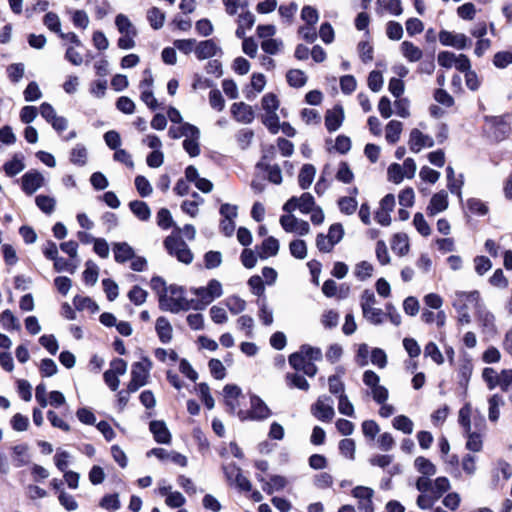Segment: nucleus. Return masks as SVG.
I'll list each match as a JSON object with an SVG mask.
<instances>
[{
    "mask_svg": "<svg viewBox=\"0 0 512 512\" xmlns=\"http://www.w3.org/2000/svg\"><path fill=\"white\" fill-rule=\"evenodd\" d=\"M170 296L160 294L159 308L163 311L179 313L180 311H188L193 308L194 300H188L184 296V288L181 286L171 285L169 287Z\"/></svg>",
    "mask_w": 512,
    "mask_h": 512,
    "instance_id": "f257e3e1",
    "label": "nucleus"
},
{
    "mask_svg": "<svg viewBox=\"0 0 512 512\" xmlns=\"http://www.w3.org/2000/svg\"><path fill=\"white\" fill-rule=\"evenodd\" d=\"M250 404L248 411H238L237 415L240 420L263 421L271 416V410L259 396L252 395L250 397Z\"/></svg>",
    "mask_w": 512,
    "mask_h": 512,
    "instance_id": "f03ea898",
    "label": "nucleus"
},
{
    "mask_svg": "<svg viewBox=\"0 0 512 512\" xmlns=\"http://www.w3.org/2000/svg\"><path fill=\"white\" fill-rule=\"evenodd\" d=\"M344 235L343 226L340 223L332 224L329 228L328 234H319L316 239V244L320 252L329 253L334 245H336Z\"/></svg>",
    "mask_w": 512,
    "mask_h": 512,
    "instance_id": "7ed1b4c3",
    "label": "nucleus"
},
{
    "mask_svg": "<svg viewBox=\"0 0 512 512\" xmlns=\"http://www.w3.org/2000/svg\"><path fill=\"white\" fill-rule=\"evenodd\" d=\"M376 299L373 292L365 290L362 294L361 308L363 316L371 323L378 325L383 322V311L373 307Z\"/></svg>",
    "mask_w": 512,
    "mask_h": 512,
    "instance_id": "20e7f679",
    "label": "nucleus"
},
{
    "mask_svg": "<svg viewBox=\"0 0 512 512\" xmlns=\"http://www.w3.org/2000/svg\"><path fill=\"white\" fill-rule=\"evenodd\" d=\"M315 206V199L312 194L305 192L300 197H291L283 205V211L286 213H292L294 210L299 209L301 213L308 214Z\"/></svg>",
    "mask_w": 512,
    "mask_h": 512,
    "instance_id": "39448f33",
    "label": "nucleus"
},
{
    "mask_svg": "<svg viewBox=\"0 0 512 512\" xmlns=\"http://www.w3.org/2000/svg\"><path fill=\"white\" fill-rule=\"evenodd\" d=\"M311 413L318 420L329 422L335 415L333 400L328 396H320L316 403L311 407Z\"/></svg>",
    "mask_w": 512,
    "mask_h": 512,
    "instance_id": "423d86ee",
    "label": "nucleus"
},
{
    "mask_svg": "<svg viewBox=\"0 0 512 512\" xmlns=\"http://www.w3.org/2000/svg\"><path fill=\"white\" fill-rule=\"evenodd\" d=\"M280 224L286 232L296 233L301 236L306 235L310 231L307 221L296 218L292 213H287L280 217Z\"/></svg>",
    "mask_w": 512,
    "mask_h": 512,
    "instance_id": "0eeeda50",
    "label": "nucleus"
},
{
    "mask_svg": "<svg viewBox=\"0 0 512 512\" xmlns=\"http://www.w3.org/2000/svg\"><path fill=\"white\" fill-rule=\"evenodd\" d=\"M452 304L456 310L469 309L470 306L479 308L480 294L477 290L470 292L456 291Z\"/></svg>",
    "mask_w": 512,
    "mask_h": 512,
    "instance_id": "6e6552de",
    "label": "nucleus"
},
{
    "mask_svg": "<svg viewBox=\"0 0 512 512\" xmlns=\"http://www.w3.org/2000/svg\"><path fill=\"white\" fill-rule=\"evenodd\" d=\"M439 41L444 46H451L458 50H464L471 45V40L465 34L447 30L439 32Z\"/></svg>",
    "mask_w": 512,
    "mask_h": 512,
    "instance_id": "1a4fd4ad",
    "label": "nucleus"
},
{
    "mask_svg": "<svg viewBox=\"0 0 512 512\" xmlns=\"http://www.w3.org/2000/svg\"><path fill=\"white\" fill-rule=\"evenodd\" d=\"M164 245L168 253L171 255L192 256L188 248V245L185 243V241L181 238V235L179 234L173 233L170 236H168L164 241Z\"/></svg>",
    "mask_w": 512,
    "mask_h": 512,
    "instance_id": "9d476101",
    "label": "nucleus"
},
{
    "mask_svg": "<svg viewBox=\"0 0 512 512\" xmlns=\"http://www.w3.org/2000/svg\"><path fill=\"white\" fill-rule=\"evenodd\" d=\"M22 189L27 195H32L35 193L39 188H41L44 185L45 179L43 175L36 171L32 170L29 172H26L22 178Z\"/></svg>",
    "mask_w": 512,
    "mask_h": 512,
    "instance_id": "9b49d317",
    "label": "nucleus"
},
{
    "mask_svg": "<svg viewBox=\"0 0 512 512\" xmlns=\"http://www.w3.org/2000/svg\"><path fill=\"white\" fill-rule=\"evenodd\" d=\"M150 455H154L161 461H171L181 467H185L187 465L186 456L176 451H168L164 448H153L147 453V456Z\"/></svg>",
    "mask_w": 512,
    "mask_h": 512,
    "instance_id": "f8f14e48",
    "label": "nucleus"
},
{
    "mask_svg": "<svg viewBox=\"0 0 512 512\" xmlns=\"http://www.w3.org/2000/svg\"><path fill=\"white\" fill-rule=\"evenodd\" d=\"M433 145L434 140L430 136L423 134L416 128L411 130L409 148L412 152L418 153L423 147H433Z\"/></svg>",
    "mask_w": 512,
    "mask_h": 512,
    "instance_id": "ddd939ff",
    "label": "nucleus"
},
{
    "mask_svg": "<svg viewBox=\"0 0 512 512\" xmlns=\"http://www.w3.org/2000/svg\"><path fill=\"white\" fill-rule=\"evenodd\" d=\"M344 121V110L340 105L328 110L325 115V126L329 132L338 130Z\"/></svg>",
    "mask_w": 512,
    "mask_h": 512,
    "instance_id": "4468645a",
    "label": "nucleus"
},
{
    "mask_svg": "<svg viewBox=\"0 0 512 512\" xmlns=\"http://www.w3.org/2000/svg\"><path fill=\"white\" fill-rule=\"evenodd\" d=\"M218 53H222V50L213 39L201 41L195 47V54L199 60L211 58Z\"/></svg>",
    "mask_w": 512,
    "mask_h": 512,
    "instance_id": "2eb2a0df",
    "label": "nucleus"
},
{
    "mask_svg": "<svg viewBox=\"0 0 512 512\" xmlns=\"http://www.w3.org/2000/svg\"><path fill=\"white\" fill-rule=\"evenodd\" d=\"M231 113L238 122L248 124L254 119L252 107L244 102L234 103L231 106Z\"/></svg>",
    "mask_w": 512,
    "mask_h": 512,
    "instance_id": "dca6fc26",
    "label": "nucleus"
},
{
    "mask_svg": "<svg viewBox=\"0 0 512 512\" xmlns=\"http://www.w3.org/2000/svg\"><path fill=\"white\" fill-rule=\"evenodd\" d=\"M149 429L153 434L156 442L161 444H169L171 442V434L164 421H151L149 424Z\"/></svg>",
    "mask_w": 512,
    "mask_h": 512,
    "instance_id": "f3484780",
    "label": "nucleus"
},
{
    "mask_svg": "<svg viewBox=\"0 0 512 512\" xmlns=\"http://www.w3.org/2000/svg\"><path fill=\"white\" fill-rule=\"evenodd\" d=\"M448 208V194L445 191H440L434 194L427 207L429 215L434 216L440 212H443Z\"/></svg>",
    "mask_w": 512,
    "mask_h": 512,
    "instance_id": "a211bd4d",
    "label": "nucleus"
},
{
    "mask_svg": "<svg viewBox=\"0 0 512 512\" xmlns=\"http://www.w3.org/2000/svg\"><path fill=\"white\" fill-rule=\"evenodd\" d=\"M69 160L72 164L83 167L88 161V150L85 145L78 143L72 148Z\"/></svg>",
    "mask_w": 512,
    "mask_h": 512,
    "instance_id": "6ab92c4d",
    "label": "nucleus"
},
{
    "mask_svg": "<svg viewBox=\"0 0 512 512\" xmlns=\"http://www.w3.org/2000/svg\"><path fill=\"white\" fill-rule=\"evenodd\" d=\"M156 332L162 343H168L172 339V326L168 319L161 316L156 320Z\"/></svg>",
    "mask_w": 512,
    "mask_h": 512,
    "instance_id": "aec40b11",
    "label": "nucleus"
},
{
    "mask_svg": "<svg viewBox=\"0 0 512 512\" xmlns=\"http://www.w3.org/2000/svg\"><path fill=\"white\" fill-rule=\"evenodd\" d=\"M198 128L190 123H183L181 126L169 128L168 134L172 139L180 137L189 138V136H196Z\"/></svg>",
    "mask_w": 512,
    "mask_h": 512,
    "instance_id": "412c9836",
    "label": "nucleus"
},
{
    "mask_svg": "<svg viewBox=\"0 0 512 512\" xmlns=\"http://www.w3.org/2000/svg\"><path fill=\"white\" fill-rule=\"evenodd\" d=\"M193 293L199 298L198 300H194L193 309L195 310H203L205 307L210 304L215 297L210 295L207 287H199L193 289Z\"/></svg>",
    "mask_w": 512,
    "mask_h": 512,
    "instance_id": "4be33fe9",
    "label": "nucleus"
},
{
    "mask_svg": "<svg viewBox=\"0 0 512 512\" xmlns=\"http://www.w3.org/2000/svg\"><path fill=\"white\" fill-rule=\"evenodd\" d=\"M256 167L262 170H265L268 173V180L276 185L282 183V172L279 165L270 163H264L263 161H259L256 164Z\"/></svg>",
    "mask_w": 512,
    "mask_h": 512,
    "instance_id": "5701e85b",
    "label": "nucleus"
},
{
    "mask_svg": "<svg viewBox=\"0 0 512 512\" xmlns=\"http://www.w3.org/2000/svg\"><path fill=\"white\" fill-rule=\"evenodd\" d=\"M477 309L478 319L483 327V331L488 334H493L496 331L494 315L482 309L481 305Z\"/></svg>",
    "mask_w": 512,
    "mask_h": 512,
    "instance_id": "b1692460",
    "label": "nucleus"
},
{
    "mask_svg": "<svg viewBox=\"0 0 512 512\" xmlns=\"http://www.w3.org/2000/svg\"><path fill=\"white\" fill-rule=\"evenodd\" d=\"M400 48H401V52H402L403 56L409 62H417L423 56L422 50L418 46L414 45L410 41H403L401 43V47Z\"/></svg>",
    "mask_w": 512,
    "mask_h": 512,
    "instance_id": "393cba45",
    "label": "nucleus"
},
{
    "mask_svg": "<svg viewBox=\"0 0 512 512\" xmlns=\"http://www.w3.org/2000/svg\"><path fill=\"white\" fill-rule=\"evenodd\" d=\"M509 124L502 117L493 118L492 136L497 141L504 140L510 133Z\"/></svg>",
    "mask_w": 512,
    "mask_h": 512,
    "instance_id": "a878e982",
    "label": "nucleus"
},
{
    "mask_svg": "<svg viewBox=\"0 0 512 512\" xmlns=\"http://www.w3.org/2000/svg\"><path fill=\"white\" fill-rule=\"evenodd\" d=\"M316 174V169L312 164H304L298 176V183L302 189L311 186Z\"/></svg>",
    "mask_w": 512,
    "mask_h": 512,
    "instance_id": "bb28decb",
    "label": "nucleus"
},
{
    "mask_svg": "<svg viewBox=\"0 0 512 512\" xmlns=\"http://www.w3.org/2000/svg\"><path fill=\"white\" fill-rule=\"evenodd\" d=\"M279 251V241L272 237H266L259 250L257 251L258 256H276Z\"/></svg>",
    "mask_w": 512,
    "mask_h": 512,
    "instance_id": "cd10ccee",
    "label": "nucleus"
},
{
    "mask_svg": "<svg viewBox=\"0 0 512 512\" xmlns=\"http://www.w3.org/2000/svg\"><path fill=\"white\" fill-rule=\"evenodd\" d=\"M391 249L394 253L404 256L409 252V241L406 234H395L391 241Z\"/></svg>",
    "mask_w": 512,
    "mask_h": 512,
    "instance_id": "c85d7f7f",
    "label": "nucleus"
},
{
    "mask_svg": "<svg viewBox=\"0 0 512 512\" xmlns=\"http://www.w3.org/2000/svg\"><path fill=\"white\" fill-rule=\"evenodd\" d=\"M132 213L141 221H147L151 216V210L146 202L134 200L129 203Z\"/></svg>",
    "mask_w": 512,
    "mask_h": 512,
    "instance_id": "c756f323",
    "label": "nucleus"
},
{
    "mask_svg": "<svg viewBox=\"0 0 512 512\" xmlns=\"http://www.w3.org/2000/svg\"><path fill=\"white\" fill-rule=\"evenodd\" d=\"M414 466L417 471L425 477L434 476L437 472L436 466L423 456H419L415 459Z\"/></svg>",
    "mask_w": 512,
    "mask_h": 512,
    "instance_id": "7c9ffc66",
    "label": "nucleus"
},
{
    "mask_svg": "<svg viewBox=\"0 0 512 512\" xmlns=\"http://www.w3.org/2000/svg\"><path fill=\"white\" fill-rule=\"evenodd\" d=\"M504 399L499 394L492 395L489 400L488 418L492 422H496L500 416L499 408L504 405Z\"/></svg>",
    "mask_w": 512,
    "mask_h": 512,
    "instance_id": "2f4dec72",
    "label": "nucleus"
},
{
    "mask_svg": "<svg viewBox=\"0 0 512 512\" xmlns=\"http://www.w3.org/2000/svg\"><path fill=\"white\" fill-rule=\"evenodd\" d=\"M403 129V125L400 121L397 120H391L386 125V134L385 138L387 142L391 144H395L400 139V135Z\"/></svg>",
    "mask_w": 512,
    "mask_h": 512,
    "instance_id": "473e14b6",
    "label": "nucleus"
},
{
    "mask_svg": "<svg viewBox=\"0 0 512 512\" xmlns=\"http://www.w3.org/2000/svg\"><path fill=\"white\" fill-rule=\"evenodd\" d=\"M54 267L58 272H68L73 274L78 266L77 258H52Z\"/></svg>",
    "mask_w": 512,
    "mask_h": 512,
    "instance_id": "72a5a7b5",
    "label": "nucleus"
},
{
    "mask_svg": "<svg viewBox=\"0 0 512 512\" xmlns=\"http://www.w3.org/2000/svg\"><path fill=\"white\" fill-rule=\"evenodd\" d=\"M25 168V164L19 155H15L10 161L6 162L3 165V170L5 174L9 177H13L20 172H22Z\"/></svg>",
    "mask_w": 512,
    "mask_h": 512,
    "instance_id": "f704fd0d",
    "label": "nucleus"
},
{
    "mask_svg": "<svg viewBox=\"0 0 512 512\" xmlns=\"http://www.w3.org/2000/svg\"><path fill=\"white\" fill-rule=\"evenodd\" d=\"M115 25L121 34L137 35V30L124 14H118L115 18Z\"/></svg>",
    "mask_w": 512,
    "mask_h": 512,
    "instance_id": "c9c22d12",
    "label": "nucleus"
},
{
    "mask_svg": "<svg viewBox=\"0 0 512 512\" xmlns=\"http://www.w3.org/2000/svg\"><path fill=\"white\" fill-rule=\"evenodd\" d=\"M149 376V367L143 362H136L132 365L131 378L146 385Z\"/></svg>",
    "mask_w": 512,
    "mask_h": 512,
    "instance_id": "e433bc0d",
    "label": "nucleus"
},
{
    "mask_svg": "<svg viewBox=\"0 0 512 512\" xmlns=\"http://www.w3.org/2000/svg\"><path fill=\"white\" fill-rule=\"evenodd\" d=\"M287 82L295 88L303 87L307 82V76L300 69H291L286 74Z\"/></svg>",
    "mask_w": 512,
    "mask_h": 512,
    "instance_id": "4c0bfd02",
    "label": "nucleus"
},
{
    "mask_svg": "<svg viewBox=\"0 0 512 512\" xmlns=\"http://www.w3.org/2000/svg\"><path fill=\"white\" fill-rule=\"evenodd\" d=\"M147 19L151 27L155 30H158L164 25L165 13L157 7H152L147 12Z\"/></svg>",
    "mask_w": 512,
    "mask_h": 512,
    "instance_id": "58836bf2",
    "label": "nucleus"
},
{
    "mask_svg": "<svg viewBox=\"0 0 512 512\" xmlns=\"http://www.w3.org/2000/svg\"><path fill=\"white\" fill-rule=\"evenodd\" d=\"M199 138L200 131L198 130L196 136H189V138H185L183 141V148L191 157H196L200 154Z\"/></svg>",
    "mask_w": 512,
    "mask_h": 512,
    "instance_id": "ea45409f",
    "label": "nucleus"
},
{
    "mask_svg": "<svg viewBox=\"0 0 512 512\" xmlns=\"http://www.w3.org/2000/svg\"><path fill=\"white\" fill-rule=\"evenodd\" d=\"M0 323L5 329L19 330L21 327L18 319L9 309L0 314Z\"/></svg>",
    "mask_w": 512,
    "mask_h": 512,
    "instance_id": "a19ab883",
    "label": "nucleus"
},
{
    "mask_svg": "<svg viewBox=\"0 0 512 512\" xmlns=\"http://www.w3.org/2000/svg\"><path fill=\"white\" fill-rule=\"evenodd\" d=\"M392 424L395 429L400 430L405 434H411L413 432L414 424L412 420L405 415L395 417Z\"/></svg>",
    "mask_w": 512,
    "mask_h": 512,
    "instance_id": "79ce46f5",
    "label": "nucleus"
},
{
    "mask_svg": "<svg viewBox=\"0 0 512 512\" xmlns=\"http://www.w3.org/2000/svg\"><path fill=\"white\" fill-rule=\"evenodd\" d=\"M35 202L38 208L46 214H51L54 211L56 205L55 199L46 195H38L35 198Z\"/></svg>",
    "mask_w": 512,
    "mask_h": 512,
    "instance_id": "37998d69",
    "label": "nucleus"
},
{
    "mask_svg": "<svg viewBox=\"0 0 512 512\" xmlns=\"http://www.w3.org/2000/svg\"><path fill=\"white\" fill-rule=\"evenodd\" d=\"M287 384L289 387L298 388L304 391L309 389V383L304 376L297 373H288L286 375Z\"/></svg>",
    "mask_w": 512,
    "mask_h": 512,
    "instance_id": "c03bdc74",
    "label": "nucleus"
},
{
    "mask_svg": "<svg viewBox=\"0 0 512 512\" xmlns=\"http://www.w3.org/2000/svg\"><path fill=\"white\" fill-rule=\"evenodd\" d=\"M135 187L141 197H148L152 194L153 188L148 179L142 175L135 178Z\"/></svg>",
    "mask_w": 512,
    "mask_h": 512,
    "instance_id": "a18cd8bd",
    "label": "nucleus"
},
{
    "mask_svg": "<svg viewBox=\"0 0 512 512\" xmlns=\"http://www.w3.org/2000/svg\"><path fill=\"white\" fill-rule=\"evenodd\" d=\"M44 25L52 32L60 35L61 22L59 16L54 12H48L43 18Z\"/></svg>",
    "mask_w": 512,
    "mask_h": 512,
    "instance_id": "49530a36",
    "label": "nucleus"
},
{
    "mask_svg": "<svg viewBox=\"0 0 512 512\" xmlns=\"http://www.w3.org/2000/svg\"><path fill=\"white\" fill-rule=\"evenodd\" d=\"M100 507L106 510L116 511L120 509L121 504L117 493L105 495L100 503Z\"/></svg>",
    "mask_w": 512,
    "mask_h": 512,
    "instance_id": "de8ad7c7",
    "label": "nucleus"
},
{
    "mask_svg": "<svg viewBox=\"0 0 512 512\" xmlns=\"http://www.w3.org/2000/svg\"><path fill=\"white\" fill-rule=\"evenodd\" d=\"M425 357H430L436 364L440 365L444 362V357L434 342H429L424 348Z\"/></svg>",
    "mask_w": 512,
    "mask_h": 512,
    "instance_id": "09e8293b",
    "label": "nucleus"
},
{
    "mask_svg": "<svg viewBox=\"0 0 512 512\" xmlns=\"http://www.w3.org/2000/svg\"><path fill=\"white\" fill-rule=\"evenodd\" d=\"M465 434L468 438L466 448L472 452L481 451L483 446L481 435L472 431L466 432Z\"/></svg>",
    "mask_w": 512,
    "mask_h": 512,
    "instance_id": "8fccbe9b",
    "label": "nucleus"
},
{
    "mask_svg": "<svg viewBox=\"0 0 512 512\" xmlns=\"http://www.w3.org/2000/svg\"><path fill=\"white\" fill-rule=\"evenodd\" d=\"M83 278L86 284L94 285L98 280V267L97 265L89 260L86 263V269L83 272Z\"/></svg>",
    "mask_w": 512,
    "mask_h": 512,
    "instance_id": "3c124183",
    "label": "nucleus"
},
{
    "mask_svg": "<svg viewBox=\"0 0 512 512\" xmlns=\"http://www.w3.org/2000/svg\"><path fill=\"white\" fill-rule=\"evenodd\" d=\"M73 303L78 310L88 309L92 313L99 310L98 305L89 297H80L76 296L73 300Z\"/></svg>",
    "mask_w": 512,
    "mask_h": 512,
    "instance_id": "603ef678",
    "label": "nucleus"
},
{
    "mask_svg": "<svg viewBox=\"0 0 512 512\" xmlns=\"http://www.w3.org/2000/svg\"><path fill=\"white\" fill-rule=\"evenodd\" d=\"M413 224L416 230L424 237H427L431 234V228L427 221L425 220L422 213L418 212L414 215Z\"/></svg>",
    "mask_w": 512,
    "mask_h": 512,
    "instance_id": "864d4df0",
    "label": "nucleus"
},
{
    "mask_svg": "<svg viewBox=\"0 0 512 512\" xmlns=\"http://www.w3.org/2000/svg\"><path fill=\"white\" fill-rule=\"evenodd\" d=\"M438 496L434 493H421L417 498V506L422 510H427L433 507L438 500Z\"/></svg>",
    "mask_w": 512,
    "mask_h": 512,
    "instance_id": "5fc2aeb1",
    "label": "nucleus"
},
{
    "mask_svg": "<svg viewBox=\"0 0 512 512\" xmlns=\"http://www.w3.org/2000/svg\"><path fill=\"white\" fill-rule=\"evenodd\" d=\"M283 42L280 39L269 38L265 39L261 43L262 50L270 55H274L279 52L282 48Z\"/></svg>",
    "mask_w": 512,
    "mask_h": 512,
    "instance_id": "6e6d98bb",
    "label": "nucleus"
},
{
    "mask_svg": "<svg viewBox=\"0 0 512 512\" xmlns=\"http://www.w3.org/2000/svg\"><path fill=\"white\" fill-rule=\"evenodd\" d=\"M226 305L231 313L239 314L245 310L246 302L238 296H230L226 299Z\"/></svg>",
    "mask_w": 512,
    "mask_h": 512,
    "instance_id": "4d7b16f0",
    "label": "nucleus"
},
{
    "mask_svg": "<svg viewBox=\"0 0 512 512\" xmlns=\"http://www.w3.org/2000/svg\"><path fill=\"white\" fill-rule=\"evenodd\" d=\"M340 211L347 215L353 214L357 209V201L354 197H342L338 201Z\"/></svg>",
    "mask_w": 512,
    "mask_h": 512,
    "instance_id": "13d9d810",
    "label": "nucleus"
},
{
    "mask_svg": "<svg viewBox=\"0 0 512 512\" xmlns=\"http://www.w3.org/2000/svg\"><path fill=\"white\" fill-rule=\"evenodd\" d=\"M387 174L389 181L395 184L401 183L403 178L405 177L402 166L398 163L391 164L388 167Z\"/></svg>",
    "mask_w": 512,
    "mask_h": 512,
    "instance_id": "bf43d9fd",
    "label": "nucleus"
},
{
    "mask_svg": "<svg viewBox=\"0 0 512 512\" xmlns=\"http://www.w3.org/2000/svg\"><path fill=\"white\" fill-rule=\"evenodd\" d=\"M209 104L217 111H222L224 109L225 100L218 89H213L209 92Z\"/></svg>",
    "mask_w": 512,
    "mask_h": 512,
    "instance_id": "052dcab7",
    "label": "nucleus"
},
{
    "mask_svg": "<svg viewBox=\"0 0 512 512\" xmlns=\"http://www.w3.org/2000/svg\"><path fill=\"white\" fill-rule=\"evenodd\" d=\"M13 454L15 456V461L17 467H21L27 463V452L28 446L26 444H19L12 448Z\"/></svg>",
    "mask_w": 512,
    "mask_h": 512,
    "instance_id": "680f3d73",
    "label": "nucleus"
},
{
    "mask_svg": "<svg viewBox=\"0 0 512 512\" xmlns=\"http://www.w3.org/2000/svg\"><path fill=\"white\" fill-rule=\"evenodd\" d=\"M301 19L308 25H315L318 22V11L312 6H304L301 11Z\"/></svg>",
    "mask_w": 512,
    "mask_h": 512,
    "instance_id": "e2e57ef3",
    "label": "nucleus"
},
{
    "mask_svg": "<svg viewBox=\"0 0 512 512\" xmlns=\"http://www.w3.org/2000/svg\"><path fill=\"white\" fill-rule=\"evenodd\" d=\"M512 63V53L508 51L497 52L493 57V64L500 69Z\"/></svg>",
    "mask_w": 512,
    "mask_h": 512,
    "instance_id": "0e129e2a",
    "label": "nucleus"
},
{
    "mask_svg": "<svg viewBox=\"0 0 512 512\" xmlns=\"http://www.w3.org/2000/svg\"><path fill=\"white\" fill-rule=\"evenodd\" d=\"M386 34L391 40H400L403 36L402 25L395 21H389L387 23Z\"/></svg>",
    "mask_w": 512,
    "mask_h": 512,
    "instance_id": "69168bd1",
    "label": "nucleus"
},
{
    "mask_svg": "<svg viewBox=\"0 0 512 512\" xmlns=\"http://www.w3.org/2000/svg\"><path fill=\"white\" fill-rule=\"evenodd\" d=\"M157 224L162 229H169L173 225L171 213L166 208H161L157 213Z\"/></svg>",
    "mask_w": 512,
    "mask_h": 512,
    "instance_id": "338daca9",
    "label": "nucleus"
},
{
    "mask_svg": "<svg viewBox=\"0 0 512 512\" xmlns=\"http://www.w3.org/2000/svg\"><path fill=\"white\" fill-rule=\"evenodd\" d=\"M128 297L135 305H142L147 298V292L139 286H133L129 291Z\"/></svg>",
    "mask_w": 512,
    "mask_h": 512,
    "instance_id": "774afa93",
    "label": "nucleus"
}]
</instances>
